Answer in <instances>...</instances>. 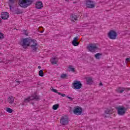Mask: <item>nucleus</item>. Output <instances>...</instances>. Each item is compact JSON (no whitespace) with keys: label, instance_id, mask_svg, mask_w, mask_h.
Masks as SVG:
<instances>
[{"label":"nucleus","instance_id":"obj_1","mask_svg":"<svg viewBox=\"0 0 130 130\" xmlns=\"http://www.w3.org/2000/svg\"><path fill=\"white\" fill-rule=\"evenodd\" d=\"M22 46L23 48H27V46H30L32 49V51L34 52L36 51L38 49V44L37 41L35 39H29L28 38H25L22 40Z\"/></svg>","mask_w":130,"mask_h":130},{"label":"nucleus","instance_id":"obj_2","mask_svg":"<svg viewBox=\"0 0 130 130\" xmlns=\"http://www.w3.org/2000/svg\"><path fill=\"white\" fill-rule=\"evenodd\" d=\"M19 4L21 8L26 9V8H28L29 6L33 4V0H19Z\"/></svg>","mask_w":130,"mask_h":130},{"label":"nucleus","instance_id":"obj_3","mask_svg":"<svg viewBox=\"0 0 130 130\" xmlns=\"http://www.w3.org/2000/svg\"><path fill=\"white\" fill-rule=\"evenodd\" d=\"M117 110L118 114L119 115H124L125 114V111L127 110V109L123 106H119L116 108Z\"/></svg>","mask_w":130,"mask_h":130},{"label":"nucleus","instance_id":"obj_4","mask_svg":"<svg viewBox=\"0 0 130 130\" xmlns=\"http://www.w3.org/2000/svg\"><path fill=\"white\" fill-rule=\"evenodd\" d=\"M86 48L90 52H95L96 50H98V47L94 44H89Z\"/></svg>","mask_w":130,"mask_h":130},{"label":"nucleus","instance_id":"obj_5","mask_svg":"<svg viewBox=\"0 0 130 130\" xmlns=\"http://www.w3.org/2000/svg\"><path fill=\"white\" fill-rule=\"evenodd\" d=\"M60 123L62 125H68L69 124V117L62 116L60 119Z\"/></svg>","mask_w":130,"mask_h":130},{"label":"nucleus","instance_id":"obj_6","mask_svg":"<svg viewBox=\"0 0 130 130\" xmlns=\"http://www.w3.org/2000/svg\"><path fill=\"white\" fill-rule=\"evenodd\" d=\"M108 36L110 39L113 40L114 39H116V37H117V33L113 30H111L109 32Z\"/></svg>","mask_w":130,"mask_h":130},{"label":"nucleus","instance_id":"obj_7","mask_svg":"<svg viewBox=\"0 0 130 130\" xmlns=\"http://www.w3.org/2000/svg\"><path fill=\"white\" fill-rule=\"evenodd\" d=\"M72 85L74 87V89H81V88H82V87L83 86V84H82L81 81L78 80L74 81V82L72 83Z\"/></svg>","mask_w":130,"mask_h":130},{"label":"nucleus","instance_id":"obj_8","mask_svg":"<svg viewBox=\"0 0 130 130\" xmlns=\"http://www.w3.org/2000/svg\"><path fill=\"white\" fill-rule=\"evenodd\" d=\"M86 7L88 9H93L95 8V2L91 0H88L86 1Z\"/></svg>","mask_w":130,"mask_h":130},{"label":"nucleus","instance_id":"obj_9","mask_svg":"<svg viewBox=\"0 0 130 130\" xmlns=\"http://www.w3.org/2000/svg\"><path fill=\"white\" fill-rule=\"evenodd\" d=\"M73 112L74 114H76V115H81L82 112H83V110L82 109V108L80 107H74Z\"/></svg>","mask_w":130,"mask_h":130},{"label":"nucleus","instance_id":"obj_10","mask_svg":"<svg viewBox=\"0 0 130 130\" xmlns=\"http://www.w3.org/2000/svg\"><path fill=\"white\" fill-rule=\"evenodd\" d=\"M10 17V14L7 12H2L1 14V18L3 20H7Z\"/></svg>","mask_w":130,"mask_h":130},{"label":"nucleus","instance_id":"obj_11","mask_svg":"<svg viewBox=\"0 0 130 130\" xmlns=\"http://www.w3.org/2000/svg\"><path fill=\"white\" fill-rule=\"evenodd\" d=\"M36 8L38 10H40L43 8V4L41 1L38 2L36 3Z\"/></svg>","mask_w":130,"mask_h":130},{"label":"nucleus","instance_id":"obj_12","mask_svg":"<svg viewBox=\"0 0 130 130\" xmlns=\"http://www.w3.org/2000/svg\"><path fill=\"white\" fill-rule=\"evenodd\" d=\"M79 38L78 37H76L74 38L73 41H72V44L74 45V46H78L79 44H80V42L78 41V40Z\"/></svg>","mask_w":130,"mask_h":130},{"label":"nucleus","instance_id":"obj_13","mask_svg":"<svg viewBox=\"0 0 130 130\" xmlns=\"http://www.w3.org/2000/svg\"><path fill=\"white\" fill-rule=\"evenodd\" d=\"M86 80L87 85H92V84H93V79L92 77H87L86 78Z\"/></svg>","mask_w":130,"mask_h":130},{"label":"nucleus","instance_id":"obj_14","mask_svg":"<svg viewBox=\"0 0 130 130\" xmlns=\"http://www.w3.org/2000/svg\"><path fill=\"white\" fill-rule=\"evenodd\" d=\"M127 89V91H129L130 90V88H126ZM124 90H125V88H123V87H119L118 88V89L116 90V91L117 92V93H122L123 92V91H124Z\"/></svg>","mask_w":130,"mask_h":130},{"label":"nucleus","instance_id":"obj_15","mask_svg":"<svg viewBox=\"0 0 130 130\" xmlns=\"http://www.w3.org/2000/svg\"><path fill=\"white\" fill-rule=\"evenodd\" d=\"M78 18H79V17H78V16H77L76 15L72 14L71 15V21H73V22H76V21L78 20Z\"/></svg>","mask_w":130,"mask_h":130},{"label":"nucleus","instance_id":"obj_16","mask_svg":"<svg viewBox=\"0 0 130 130\" xmlns=\"http://www.w3.org/2000/svg\"><path fill=\"white\" fill-rule=\"evenodd\" d=\"M52 64H56L57 63V58L52 57L50 60Z\"/></svg>","mask_w":130,"mask_h":130},{"label":"nucleus","instance_id":"obj_17","mask_svg":"<svg viewBox=\"0 0 130 130\" xmlns=\"http://www.w3.org/2000/svg\"><path fill=\"white\" fill-rule=\"evenodd\" d=\"M30 97L31 98L32 100H39V96L36 94V92H35Z\"/></svg>","mask_w":130,"mask_h":130},{"label":"nucleus","instance_id":"obj_18","mask_svg":"<svg viewBox=\"0 0 130 130\" xmlns=\"http://www.w3.org/2000/svg\"><path fill=\"white\" fill-rule=\"evenodd\" d=\"M9 5L10 9H12L15 6V0H9Z\"/></svg>","mask_w":130,"mask_h":130},{"label":"nucleus","instance_id":"obj_19","mask_svg":"<svg viewBox=\"0 0 130 130\" xmlns=\"http://www.w3.org/2000/svg\"><path fill=\"white\" fill-rule=\"evenodd\" d=\"M14 101H15V99L12 96H9L8 98V103L10 104H13Z\"/></svg>","mask_w":130,"mask_h":130},{"label":"nucleus","instance_id":"obj_20","mask_svg":"<svg viewBox=\"0 0 130 130\" xmlns=\"http://www.w3.org/2000/svg\"><path fill=\"white\" fill-rule=\"evenodd\" d=\"M101 55H102V53H98L94 55V57H95V58H96V59H99Z\"/></svg>","mask_w":130,"mask_h":130},{"label":"nucleus","instance_id":"obj_21","mask_svg":"<svg viewBox=\"0 0 130 130\" xmlns=\"http://www.w3.org/2000/svg\"><path fill=\"white\" fill-rule=\"evenodd\" d=\"M32 101V98L31 96H29L28 98L24 99V102L27 103V102H29Z\"/></svg>","mask_w":130,"mask_h":130},{"label":"nucleus","instance_id":"obj_22","mask_svg":"<svg viewBox=\"0 0 130 130\" xmlns=\"http://www.w3.org/2000/svg\"><path fill=\"white\" fill-rule=\"evenodd\" d=\"M58 107H59V105L55 104L53 106L52 109H53V110H56V109H57Z\"/></svg>","mask_w":130,"mask_h":130},{"label":"nucleus","instance_id":"obj_23","mask_svg":"<svg viewBox=\"0 0 130 130\" xmlns=\"http://www.w3.org/2000/svg\"><path fill=\"white\" fill-rule=\"evenodd\" d=\"M22 13H23L22 12V11H21L19 9H17L16 10H15V14H16V15H19L20 14H22Z\"/></svg>","mask_w":130,"mask_h":130},{"label":"nucleus","instance_id":"obj_24","mask_svg":"<svg viewBox=\"0 0 130 130\" xmlns=\"http://www.w3.org/2000/svg\"><path fill=\"white\" fill-rule=\"evenodd\" d=\"M39 75L40 77H43L44 76V74L43 73V70H40L39 72Z\"/></svg>","mask_w":130,"mask_h":130},{"label":"nucleus","instance_id":"obj_25","mask_svg":"<svg viewBox=\"0 0 130 130\" xmlns=\"http://www.w3.org/2000/svg\"><path fill=\"white\" fill-rule=\"evenodd\" d=\"M61 79H66V78H68V75L66 74H62L60 76Z\"/></svg>","mask_w":130,"mask_h":130},{"label":"nucleus","instance_id":"obj_26","mask_svg":"<svg viewBox=\"0 0 130 130\" xmlns=\"http://www.w3.org/2000/svg\"><path fill=\"white\" fill-rule=\"evenodd\" d=\"M6 111H7V112H9V113H12V112H13V109L10 108H6Z\"/></svg>","mask_w":130,"mask_h":130},{"label":"nucleus","instance_id":"obj_27","mask_svg":"<svg viewBox=\"0 0 130 130\" xmlns=\"http://www.w3.org/2000/svg\"><path fill=\"white\" fill-rule=\"evenodd\" d=\"M4 38H5V35L2 32H0V40L1 39H4Z\"/></svg>","mask_w":130,"mask_h":130},{"label":"nucleus","instance_id":"obj_28","mask_svg":"<svg viewBox=\"0 0 130 130\" xmlns=\"http://www.w3.org/2000/svg\"><path fill=\"white\" fill-rule=\"evenodd\" d=\"M110 111H111V110H110L109 109H106L105 111V113H106V114H109Z\"/></svg>","mask_w":130,"mask_h":130},{"label":"nucleus","instance_id":"obj_29","mask_svg":"<svg viewBox=\"0 0 130 130\" xmlns=\"http://www.w3.org/2000/svg\"><path fill=\"white\" fill-rule=\"evenodd\" d=\"M69 69H70V71H71V72H73V73H75V72H76L75 68H72V66H70L69 67Z\"/></svg>","mask_w":130,"mask_h":130},{"label":"nucleus","instance_id":"obj_30","mask_svg":"<svg viewBox=\"0 0 130 130\" xmlns=\"http://www.w3.org/2000/svg\"><path fill=\"white\" fill-rule=\"evenodd\" d=\"M51 91H52L53 92H54V93H59V92L57 91V90L55 89H54L52 87L51 88Z\"/></svg>","mask_w":130,"mask_h":130},{"label":"nucleus","instance_id":"obj_31","mask_svg":"<svg viewBox=\"0 0 130 130\" xmlns=\"http://www.w3.org/2000/svg\"><path fill=\"white\" fill-rule=\"evenodd\" d=\"M57 94H58V95H61L62 97H66V95L64 94V93H61L59 92H57Z\"/></svg>","mask_w":130,"mask_h":130},{"label":"nucleus","instance_id":"obj_32","mask_svg":"<svg viewBox=\"0 0 130 130\" xmlns=\"http://www.w3.org/2000/svg\"><path fill=\"white\" fill-rule=\"evenodd\" d=\"M130 61V57L125 59V62H129Z\"/></svg>","mask_w":130,"mask_h":130},{"label":"nucleus","instance_id":"obj_33","mask_svg":"<svg viewBox=\"0 0 130 130\" xmlns=\"http://www.w3.org/2000/svg\"><path fill=\"white\" fill-rule=\"evenodd\" d=\"M67 98H68V99L70 100V101H73V99H74L73 98H71V96H67Z\"/></svg>","mask_w":130,"mask_h":130},{"label":"nucleus","instance_id":"obj_34","mask_svg":"<svg viewBox=\"0 0 130 130\" xmlns=\"http://www.w3.org/2000/svg\"><path fill=\"white\" fill-rule=\"evenodd\" d=\"M22 31H24V32H25V35H26V36H28V33H26V30H22Z\"/></svg>","mask_w":130,"mask_h":130},{"label":"nucleus","instance_id":"obj_35","mask_svg":"<svg viewBox=\"0 0 130 130\" xmlns=\"http://www.w3.org/2000/svg\"><path fill=\"white\" fill-rule=\"evenodd\" d=\"M99 85L100 86H103V84H102V82H101Z\"/></svg>","mask_w":130,"mask_h":130},{"label":"nucleus","instance_id":"obj_36","mask_svg":"<svg viewBox=\"0 0 130 130\" xmlns=\"http://www.w3.org/2000/svg\"><path fill=\"white\" fill-rule=\"evenodd\" d=\"M38 68L39 69V70H40V69H41V66H38Z\"/></svg>","mask_w":130,"mask_h":130},{"label":"nucleus","instance_id":"obj_37","mask_svg":"<svg viewBox=\"0 0 130 130\" xmlns=\"http://www.w3.org/2000/svg\"><path fill=\"white\" fill-rule=\"evenodd\" d=\"M65 2H68L69 3V2H70V0H65Z\"/></svg>","mask_w":130,"mask_h":130},{"label":"nucleus","instance_id":"obj_38","mask_svg":"<svg viewBox=\"0 0 130 130\" xmlns=\"http://www.w3.org/2000/svg\"><path fill=\"white\" fill-rule=\"evenodd\" d=\"M16 83H20V81H16Z\"/></svg>","mask_w":130,"mask_h":130},{"label":"nucleus","instance_id":"obj_39","mask_svg":"<svg viewBox=\"0 0 130 130\" xmlns=\"http://www.w3.org/2000/svg\"><path fill=\"white\" fill-rule=\"evenodd\" d=\"M73 4H77V2H73Z\"/></svg>","mask_w":130,"mask_h":130},{"label":"nucleus","instance_id":"obj_40","mask_svg":"<svg viewBox=\"0 0 130 130\" xmlns=\"http://www.w3.org/2000/svg\"><path fill=\"white\" fill-rule=\"evenodd\" d=\"M41 33H43V31H41Z\"/></svg>","mask_w":130,"mask_h":130},{"label":"nucleus","instance_id":"obj_41","mask_svg":"<svg viewBox=\"0 0 130 130\" xmlns=\"http://www.w3.org/2000/svg\"><path fill=\"white\" fill-rule=\"evenodd\" d=\"M105 117H107V116H105Z\"/></svg>","mask_w":130,"mask_h":130},{"label":"nucleus","instance_id":"obj_42","mask_svg":"<svg viewBox=\"0 0 130 130\" xmlns=\"http://www.w3.org/2000/svg\"><path fill=\"white\" fill-rule=\"evenodd\" d=\"M1 18H0V23H1Z\"/></svg>","mask_w":130,"mask_h":130},{"label":"nucleus","instance_id":"obj_43","mask_svg":"<svg viewBox=\"0 0 130 130\" xmlns=\"http://www.w3.org/2000/svg\"><path fill=\"white\" fill-rule=\"evenodd\" d=\"M1 62H2V61H0V63H1Z\"/></svg>","mask_w":130,"mask_h":130}]
</instances>
